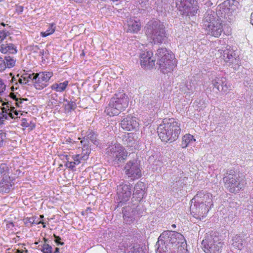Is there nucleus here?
I'll list each match as a JSON object with an SVG mask.
<instances>
[{"label": "nucleus", "mask_w": 253, "mask_h": 253, "mask_svg": "<svg viewBox=\"0 0 253 253\" xmlns=\"http://www.w3.org/2000/svg\"><path fill=\"white\" fill-rule=\"evenodd\" d=\"M3 59V62H4L5 66L8 68H10L15 66L16 60L13 57L9 56H4Z\"/></svg>", "instance_id": "nucleus-36"}, {"label": "nucleus", "mask_w": 253, "mask_h": 253, "mask_svg": "<svg viewBox=\"0 0 253 253\" xmlns=\"http://www.w3.org/2000/svg\"><path fill=\"white\" fill-rule=\"evenodd\" d=\"M82 152L81 155V160L85 161L87 159L88 156L90 152V148H83L82 147Z\"/></svg>", "instance_id": "nucleus-42"}, {"label": "nucleus", "mask_w": 253, "mask_h": 253, "mask_svg": "<svg viewBox=\"0 0 253 253\" xmlns=\"http://www.w3.org/2000/svg\"><path fill=\"white\" fill-rule=\"evenodd\" d=\"M141 169L140 162L136 159L128 161L124 167L126 175L132 180L141 176Z\"/></svg>", "instance_id": "nucleus-12"}, {"label": "nucleus", "mask_w": 253, "mask_h": 253, "mask_svg": "<svg viewBox=\"0 0 253 253\" xmlns=\"http://www.w3.org/2000/svg\"><path fill=\"white\" fill-rule=\"evenodd\" d=\"M250 23L253 26V12L251 13V15Z\"/></svg>", "instance_id": "nucleus-58"}, {"label": "nucleus", "mask_w": 253, "mask_h": 253, "mask_svg": "<svg viewBox=\"0 0 253 253\" xmlns=\"http://www.w3.org/2000/svg\"><path fill=\"white\" fill-rule=\"evenodd\" d=\"M53 76L51 72H42L36 73V82H34V86L37 89H42L47 85V82Z\"/></svg>", "instance_id": "nucleus-16"}, {"label": "nucleus", "mask_w": 253, "mask_h": 253, "mask_svg": "<svg viewBox=\"0 0 253 253\" xmlns=\"http://www.w3.org/2000/svg\"><path fill=\"white\" fill-rule=\"evenodd\" d=\"M7 36V33L5 31H0V42H1Z\"/></svg>", "instance_id": "nucleus-53"}, {"label": "nucleus", "mask_w": 253, "mask_h": 253, "mask_svg": "<svg viewBox=\"0 0 253 253\" xmlns=\"http://www.w3.org/2000/svg\"><path fill=\"white\" fill-rule=\"evenodd\" d=\"M22 126L26 127H30L31 130L33 129L35 127L34 124H32L31 122H30V123L27 122V120L25 119L22 120Z\"/></svg>", "instance_id": "nucleus-46"}, {"label": "nucleus", "mask_w": 253, "mask_h": 253, "mask_svg": "<svg viewBox=\"0 0 253 253\" xmlns=\"http://www.w3.org/2000/svg\"><path fill=\"white\" fill-rule=\"evenodd\" d=\"M14 119V117L11 113V110L4 107L0 111V128H2L3 126L5 125L6 120H9V118Z\"/></svg>", "instance_id": "nucleus-26"}, {"label": "nucleus", "mask_w": 253, "mask_h": 253, "mask_svg": "<svg viewBox=\"0 0 253 253\" xmlns=\"http://www.w3.org/2000/svg\"><path fill=\"white\" fill-rule=\"evenodd\" d=\"M11 97L15 101V102L16 101V99H18V98L16 97V95H15L14 94L12 93L11 94Z\"/></svg>", "instance_id": "nucleus-57"}, {"label": "nucleus", "mask_w": 253, "mask_h": 253, "mask_svg": "<svg viewBox=\"0 0 253 253\" xmlns=\"http://www.w3.org/2000/svg\"><path fill=\"white\" fill-rule=\"evenodd\" d=\"M125 253H143L138 244L126 241L123 243Z\"/></svg>", "instance_id": "nucleus-23"}, {"label": "nucleus", "mask_w": 253, "mask_h": 253, "mask_svg": "<svg viewBox=\"0 0 253 253\" xmlns=\"http://www.w3.org/2000/svg\"><path fill=\"white\" fill-rule=\"evenodd\" d=\"M3 59L2 57H0V71H4L7 67L5 66L4 62H3Z\"/></svg>", "instance_id": "nucleus-47"}, {"label": "nucleus", "mask_w": 253, "mask_h": 253, "mask_svg": "<svg viewBox=\"0 0 253 253\" xmlns=\"http://www.w3.org/2000/svg\"><path fill=\"white\" fill-rule=\"evenodd\" d=\"M10 110H11V113L13 114V113L15 115H18V112L17 110H15V108L14 107H11L10 109H9Z\"/></svg>", "instance_id": "nucleus-56"}, {"label": "nucleus", "mask_w": 253, "mask_h": 253, "mask_svg": "<svg viewBox=\"0 0 253 253\" xmlns=\"http://www.w3.org/2000/svg\"><path fill=\"white\" fill-rule=\"evenodd\" d=\"M39 53H40V55L42 56L44 54V50L43 49L40 50V52H39Z\"/></svg>", "instance_id": "nucleus-59"}, {"label": "nucleus", "mask_w": 253, "mask_h": 253, "mask_svg": "<svg viewBox=\"0 0 253 253\" xmlns=\"http://www.w3.org/2000/svg\"><path fill=\"white\" fill-rule=\"evenodd\" d=\"M30 223L32 224H39L42 223L43 225V227H45V224L44 222L42 220H39L37 219V217L33 216L29 218H27L26 220V223Z\"/></svg>", "instance_id": "nucleus-38"}, {"label": "nucleus", "mask_w": 253, "mask_h": 253, "mask_svg": "<svg viewBox=\"0 0 253 253\" xmlns=\"http://www.w3.org/2000/svg\"><path fill=\"white\" fill-rule=\"evenodd\" d=\"M127 32L135 33L140 30L141 25L139 21L130 19L127 21Z\"/></svg>", "instance_id": "nucleus-27"}, {"label": "nucleus", "mask_w": 253, "mask_h": 253, "mask_svg": "<svg viewBox=\"0 0 253 253\" xmlns=\"http://www.w3.org/2000/svg\"><path fill=\"white\" fill-rule=\"evenodd\" d=\"M186 245H179L177 247V252H175V251L172 250L171 251V253H187V250L185 249V246Z\"/></svg>", "instance_id": "nucleus-45"}, {"label": "nucleus", "mask_w": 253, "mask_h": 253, "mask_svg": "<svg viewBox=\"0 0 253 253\" xmlns=\"http://www.w3.org/2000/svg\"><path fill=\"white\" fill-rule=\"evenodd\" d=\"M131 186L129 183L122 182L117 186V193L120 203L127 202L131 195Z\"/></svg>", "instance_id": "nucleus-15"}, {"label": "nucleus", "mask_w": 253, "mask_h": 253, "mask_svg": "<svg viewBox=\"0 0 253 253\" xmlns=\"http://www.w3.org/2000/svg\"><path fill=\"white\" fill-rule=\"evenodd\" d=\"M143 103L145 104L146 105H148L149 102L147 103L146 100H144Z\"/></svg>", "instance_id": "nucleus-63"}, {"label": "nucleus", "mask_w": 253, "mask_h": 253, "mask_svg": "<svg viewBox=\"0 0 253 253\" xmlns=\"http://www.w3.org/2000/svg\"><path fill=\"white\" fill-rule=\"evenodd\" d=\"M145 34L151 43H162L166 37L164 24L158 20L149 21L146 26Z\"/></svg>", "instance_id": "nucleus-3"}, {"label": "nucleus", "mask_w": 253, "mask_h": 253, "mask_svg": "<svg viewBox=\"0 0 253 253\" xmlns=\"http://www.w3.org/2000/svg\"><path fill=\"white\" fill-rule=\"evenodd\" d=\"M180 124L173 118L165 119L158 127L160 138L164 142L176 140L181 132Z\"/></svg>", "instance_id": "nucleus-1"}, {"label": "nucleus", "mask_w": 253, "mask_h": 253, "mask_svg": "<svg viewBox=\"0 0 253 253\" xmlns=\"http://www.w3.org/2000/svg\"><path fill=\"white\" fill-rule=\"evenodd\" d=\"M156 253H171V251L173 250V248H171L169 245H168L167 243L163 239L158 238V240L156 244Z\"/></svg>", "instance_id": "nucleus-24"}, {"label": "nucleus", "mask_w": 253, "mask_h": 253, "mask_svg": "<svg viewBox=\"0 0 253 253\" xmlns=\"http://www.w3.org/2000/svg\"><path fill=\"white\" fill-rule=\"evenodd\" d=\"M160 239H163L171 247L174 249V247L179 245H186V240L184 236L178 232L167 231L162 233L160 236Z\"/></svg>", "instance_id": "nucleus-10"}, {"label": "nucleus", "mask_w": 253, "mask_h": 253, "mask_svg": "<svg viewBox=\"0 0 253 253\" xmlns=\"http://www.w3.org/2000/svg\"><path fill=\"white\" fill-rule=\"evenodd\" d=\"M124 145L127 147H134L136 143L135 134L133 133H127L122 135L121 137Z\"/></svg>", "instance_id": "nucleus-25"}, {"label": "nucleus", "mask_w": 253, "mask_h": 253, "mask_svg": "<svg viewBox=\"0 0 253 253\" xmlns=\"http://www.w3.org/2000/svg\"><path fill=\"white\" fill-rule=\"evenodd\" d=\"M245 240H243L241 236L239 235H236L233 237L232 245L235 247V248L239 250H241L242 247H243V242Z\"/></svg>", "instance_id": "nucleus-30"}, {"label": "nucleus", "mask_w": 253, "mask_h": 253, "mask_svg": "<svg viewBox=\"0 0 253 253\" xmlns=\"http://www.w3.org/2000/svg\"><path fill=\"white\" fill-rule=\"evenodd\" d=\"M141 0V4H144V5L145 6H146V5H149L150 4H151L152 3V2L154 0Z\"/></svg>", "instance_id": "nucleus-54"}, {"label": "nucleus", "mask_w": 253, "mask_h": 253, "mask_svg": "<svg viewBox=\"0 0 253 253\" xmlns=\"http://www.w3.org/2000/svg\"><path fill=\"white\" fill-rule=\"evenodd\" d=\"M28 99L27 98H18V99H16V101L15 102V104L18 107H21V104L23 103L24 101H27Z\"/></svg>", "instance_id": "nucleus-48"}, {"label": "nucleus", "mask_w": 253, "mask_h": 253, "mask_svg": "<svg viewBox=\"0 0 253 253\" xmlns=\"http://www.w3.org/2000/svg\"><path fill=\"white\" fill-rule=\"evenodd\" d=\"M223 182L225 188L233 193L239 192L244 188L246 184L245 180L233 169L227 170L224 174Z\"/></svg>", "instance_id": "nucleus-4"}, {"label": "nucleus", "mask_w": 253, "mask_h": 253, "mask_svg": "<svg viewBox=\"0 0 253 253\" xmlns=\"http://www.w3.org/2000/svg\"><path fill=\"white\" fill-rule=\"evenodd\" d=\"M153 53L149 51L143 52L139 55L140 64L142 68L150 69L155 65V59L152 58Z\"/></svg>", "instance_id": "nucleus-17"}, {"label": "nucleus", "mask_w": 253, "mask_h": 253, "mask_svg": "<svg viewBox=\"0 0 253 253\" xmlns=\"http://www.w3.org/2000/svg\"><path fill=\"white\" fill-rule=\"evenodd\" d=\"M11 167L5 163L0 164V176L1 178L3 177L10 176V170Z\"/></svg>", "instance_id": "nucleus-32"}, {"label": "nucleus", "mask_w": 253, "mask_h": 253, "mask_svg": "<svg viewBox=\"0 0 253 253\" xmlns=\"http://www.w3.org/2000/svg\"><path fill=\"white\" fill-rule=\"evenodd\" d=\"M171 227L173 228H175L176 227V225L173 224L171 225Z\"/></svg>", "instance_id": "nucleus-64"}, {"label": "nucleus", "mask_w": 253, "mask_h": 253, "mask_svg": "<svg viewBox=\"0 0 253 253\" xmlns=\"http://www.w3.org/2000/svg\"><path fill=\"white\" fill-rule=\"evenodd\" d=\"M55 24L52 23L49 25L48 29L45 32L41 33V35L43 37H46L55 31Z\"/></svg>", "instance_id": "nucleus-39"}, {"label": "nucleus", "mask_w": 253, "mask_h": 253, "mask_svg": "<svg viewBox=\"0 0 253 253\" xmlns=\"http://www.w3.org/2000/svg\"><path fill=\"white\" fill-rule=\"evenodd\" d=\"M195 86L193 83L191 82H189V84H186L184 86L180 87V90L181 91L184 92V93H190L193 92L194 90Z\"/></svg>", "instance_id": "nucleus-35"}, {"label": "nucleus", "mask_w": 253, "mask_h": 253, "mask_svg": "<svg viewBox=\"0 0 253 253\" xmlns=\"http://www.w3.org/2000/svg\"><path fill=\"white\" fill-rule=\"evenodd\" d=\"M22 81H23V80H22V79H19L18 80V82H19V83L20 84H23V83Z\"/></svg>", "instance_id": "nucleus-62"}, {"label": "nucleus", "mask_w": 253, "mask_h": 253, "mask_svg": "<svg viewBox=\"0 0 253 253\" xmlns=\"http://www.w3.org/2000/svg\"><path fill=\"white\" fill-rule=\"evenodd\" d=\"M239 3L235 0H227L218 6L214 16L218 18L231 19L230 16L237 12Z\"/></svg>", "instance_id": "nucleus-7"}, {"label": "nucleus", "mask_w": 253, "mask_h": 253, "mask_svg": "<svg viewBox=\"0 0 253 253\" xmlns=\"http://www.w3.org/2000/svg\"><path fill=\"white\" fill-rule=\"evenodd\" d=\"M197 2L194 0H176V4L181 15L194 16L198 10Z\"/></svg>", "instance_id": "nucleus-11"}, {"label": "nucleus", "mask_w": 253, "mask_h": 253, "mask_svg": "<svg viewBox=\"0 0 253 253\" xmlns=\"http://www.w3.org/2000/svg\"><path fill=\"white\" fill-rule=\"evenodd\" d=\"M6 140V134L2 130H0V147H3Z\"/></svg>", "instance_id": "nucleus-44"}, {"label": "nucleus", "mask_w": 253, "mask_h": 253, "mask_svg": "<svg viewBox=\"0 0 253 253\" xmlns=\"http://www.w3.org/2000/svg\"><path fill=\"white\" fill-rule=\"evenodd\" d=\"M0 181V193H7L13 189L14 178L11 176L3 177Z\"/></svg>", "instance_id": "nucleus-19"}, {"label": "nucleus", "mask_w": 253, "mask_h": 253, "mask_svg": "<svg viewBox=\"0 0 253 253\" xmlns=\"http://www.w3.org/2000/svg\"><path fill=\"white\" fill-rule=\"evenodd\" d=\"M211 84L212 86L219 91L226 92L230 89V86L227 85L226 79L223 77L215 78L212 80Z\"/></svg>", "instance_id": "nucleus-22"}, {"label": "nucleus", "mask_w": 253, "mask_h": 253, "mask_svg": "<svg viewBox=\"0 0 253 253\" xmlns=\"http://www.w3.org/2000/svg\"><path fill=\"white\" fill-rule=\"evenodd\" d=\"M195 141L192 135L186 134L182 137L181 146L182 148H185L189 145H192Z\"/></svg>", "instance_id": "nucleus-28"}, {"label": "nucleus", "mask_w": 253, "mask_h": 253, "mask_svg": "<svg viewBox=\"0 0 253 253\" xmlns=\"http://www.w3.org/2000/svg\"><path fill=\"white\" fill-rule=\"evenodd\" d=\"M202 249L206 253H220L221 252L223 243L218 236L207 235L202 242Z\"/></svg>", "instance_id": "nucleus-8"}, {"label": "nucleus", "mask_w": 253, "mask_h": 253, "mask_svg": "<svg viewBox=\"0 0 253 253\" xmlns=\"http://www.w3.org/2000/svg\"><path fill=\"white\" fill-rule=\"evenodd\" d=\"M129 98L124 92L116 93L110 99L105 112L110 116L118 115L128 106Z\"/></svg>", "instance_id": "nucleus-2"}, {"label": "nucleus", "mask_w": 253, "mask_h": 253, "mask_svg": "<svg viewBox=\"0 0 253 253\" xmlns=\"http://www.w3.org/2000/svg\"><path fill=\"white\" fill-rule=\"evenodd\" d=\"M23 11V6L16 5L15 12L18 14H21Z\"/></svg>", "instance_id": "nucleus-52"}, {"label": "nucleus", "mask_w": 253, "mask_h": 253, "mask_svg": "<svg viewBox=\"0 0 253 253\" xmlns=\"http://www.w3.org/2000/svg\"><path fill=\"white\" fill-rule=\"evenodd\" d=\"M6 85L3 83L2 80L0 78V94L3 93L5 90Z\"/></svg>", "instance_id": "nucleus-50"}, {"label": "nucleus", "mask_w": 253, "mask_h": 253, "mask_svg": "<svg viewBox=\"0 0 253 253\" xmlns=\"http://www.w3.org/2000/svg\"><path fill=\"white\" fill-rule=\"evenodd\" d=\"M205 26L208 34L214 37H219L223 32L222 20L215 17L214 13L205 17Z\"/></svg>", "instance_id": "nucleus-6"}, {"label": "nucleus", "mask_w": 253, "mask_h": 253, "mask_svg": "<svg viewBox=\"0 0 253 253\" xmlns=\"http://www.w3.org/2000/svg\"><path fill=\"white\" fill-rule=\"evenodd\" d=\"M44 244L42 246V253H52V248L48 244V240L43 238Z\"/></svg>", "instance_id": "nucleus-37"}, {"label": "nucleus", "mask_w": 253, "mask_h": 253, "mask_svg": "<svg viewBox=\"0 0 253 253\" xmlns=\"http://www.w3.org/2000/svg\"><path fill=\"white\" fill-rule=\"evenodd\" d=\"M59 248H56L55 249V251L53 252V253H59Z\"/></svg>", "instance_id": "nucleus-61"}, {"label": "nucleus", "mask_w": 253, "mask_h": 253, "mask_svg": "<svg viewBox=\"0 0 253 253\" xmlns=\"http://www.w3.org/2000/svg\"><path fill=\"white\" fill-rule=\"evenodd\" d=\"M81 155H76L73 157L74 161L69 162L68 161L66 164V166L69 168L73 169L76 165H78L81 163Z\"/></svg>", "instance_id": "nucleus-33"}, {"label": "nucleus", "mask_w": 253, "mask_h": 253, "mask_svg": "<svg viewBox=\"0 0 253 253\" xmlns=\"http://www.w3.org/2000/svg\"><path fill=\"white\" fill-rule=\"evenodd\" d=\"M14 225L13 222H9L6 224V227L8 229H12L14 227Z\"/></svg>", "instance_id": "nucleus-55"}, {"label": "nucleus", "mask_w": 253, "mask_h": 253, "mask_svg": "<svg viewBox=\"0 0 253 253\" xmlns=\"http://www.w3.org/2000/svg\"><path fill=\"white\" fill-rule=\"evenodd\" d=\"M123 212H124L123 217L125 220L127 224H130L131 222L134 220V218L131 214H128L126 213V210H123Z\"/></svg>", "instance_id": "nucleus-43"}, {"label": "nucleus", "mask_w": 253, "mask_h": 253, "mask_svg": "<svg viewBox=\"0 0 253 253\" xmlns=\"http://www.w3.org/2000/svg\"><path fill=\"white\" fill-rule=\"evenodd\" d=\"M106 154L108 160L114 165L124 163L127 157V152L120 144L108 147L106 149Z\"/></svg>", "instance_id": "nucleus-9"}, {"label": "nucleus", "mask_w": 253, "mask_h": 253, "mask_svg": "<svg viewBox=\"0 0 253 253\" xmlns=\"http://www.w3.org/2000/svg\"><path fill=\"white\" fill-rule=\"evenodd\" d=\"M68 84V81H65L63 83H55L51 85V88L57 92H63L66 89Z\"/></svg>", "instance_id": "nucleus-31"}, {"label": "nucleus", "mask_w": 253, "mask_h": 253, "mask_svg": "<svg viewBox=\"0 0 253 253\" xmlns=\"http://www.w3.org/2000/svg\"><path fill=\"white\" fill-rule=\"evenodd\" d=\"M86 138L88 139V140L90 141L95 145H98V141L96 138V135L94 132H88L86 135Z\"/></svg>", "instance_id": "nucleus-41"}, {"label": "nucleus", "mask_w": 253, "mask_h": 253, "mask_svg": "<svg viewBox=\"0 0 253 253\" xmlns=\"http://www.w3.org/2000/svg\"><path fill=\"white\" fill-rule=\"evenodd\" d=\"M192 202L196 201L198 203H203L209 209L212 206V195L210 193H205L203 191L198 192L196 195L191 200Z\"/></svg>", "instance_id": "nucleus-18"}, {"label": "nucleus", "mask_w": 253, "mask_h": 253, "mask_svg": "<svg viewBox=\"0 0 253 253\" xmlns=\"http://www.w3.org/2000/svg\"><path fill=\"white\" fill-rule=\"evenodd\" d=\"M191 202H192L191 201ZM191 213L193 216L200 220L204 219L209 211V209L203 203H198L196 201L191 202L190 207Z\"/></svg>", "instance_id": "nucleus-14"}, {"label": "nucleus", "mask_w": 253, "mask_h": 253, "mask_svg": "<svg viewBox=\"0 0 253 253\" xmlns=\"http://www.w3.org/2000/svg\"><path fill=\"white\" fill-rule=\"evenodd\" d=\"M217 54L219 55L220 57L224 60V62L228 66L237 70L240 66V60L239 58L236 56V54L233 49L226 48L223 50L219 49Z\"/></svg>", "instance_id": "nucleus-13"}, {"label": "nucleus", "mask_w": 253, "mask_h": 253, "mask_svg": "<svg viewBox=\"0 0 253 253\" xmlns=\"http://www.w3.org/2000/svg\"><path fill=\"white\" fill-rule=\"evenodd\" d=\"M146 185L141 181H138L134 187L133 198L137 202H140L146 193Z\"/></svg>", "instance_id": "nucleus-21"}, {"label": "nucleus", "mask_w": 253, "mask_h": 253, "mask_svg": "<svg viewBox=\"0 0 253 253\" xmlns=\"http://www.w3.org/2000/svg\"><path fill=\"white\" fill-rule=\"evenodd\" d=\"M139 124L135 117L127 116L124 118L121 123L122 128L126 131H131L138 126Z\"/></svg>", "instance_id": "nucleus-20"}, {"label": "nucleus", "mask_w": 253, "mask_h": 253, "mask_svg": "<svg viewBox=\"0 0 253 253\" xmlns=\"http://www.w3.org/2000/svg\"><path fill=\"white\" fill-rule=\"evenodd\" d=\"M54 236L55 237L54 241L58 245H63L64 244V242H61L60 241L61 239L59 236H57L55 234L54 235Z\"/></svg>", "instance_id": "nucleus-49"}, {"label": "nucleus", "mask_w": 253, "mask_h": 253, "mask_svg": "<svg viewBox=\"0 0 253 253\" xmlns=\"http://www.w3.org/2000/svg\"><path fill=\"white\" fill-rule=\"evenodd\" d=\"M33 49H34V50H34V51H35V52H38V50H39V49H40V48H39V46H38V45H36V46L34 47Z\"/></svg>", "instance_id": "nucleus-60"}, {"label": "nucleus", "mask_w": 253, "mask_h": 253, "mask_svg": "<svg viewBox=\"0 0 253 253\" xmlns=\"http://www.w3.org/2000/svg\"><path fill=\"white\" fill-rule=\"evenodd\" d=\"M64 101L67 102V103L65 104V109L67 112H71L76 108L77 105L75 101L72 100L69 101L66 99H64Z\"/></svg>", "instance_id": "nucleus-34"}, {"label": "nucleus", "mask_w": 253, "mask_h": 253, "mask_svg": "<svg viewBox=\"0 0 253 253\" xmlns=\"http://www.w3.org/2000/svg\"><path fill=\"white\" fill-rule=\"evenodd\" d=\"M0 51L1 52L4 54L7 52L15 54L17 52V50L14 45L12 43L2 44L0 47Z\"/></svg>", "instance_id": "nucleus-29"}, {"label": "nucleus", "mask_w": 253, "mask_h": 253, "mask_svg": "<svg viewBox=\"0 0 253 253\" xmlns=\"http://www.w3.org/2000/svg\"><path fill=\"white\" fill-rule=\"evenodd\" d=\"M89 140L86 138V139H84V140H82L81 142L83 145V148H89L88 145Z\"/></svg>", "instance_id": "nucleus-51"}, {"label": "nucleus", "mask_w": 253, "mask_h": 253, "mask_svg": "<svg viewBox=\"0 0 253 253\" xmlns=\"http://www.w3.org/2000/svg\"><path fill=\"white\" fill-rule=\"evenodd\" d=\"M36 73L28 74L26 73L23 74L21 77L25 81L28 82L30 80H32L33 83L36 82Z\"/></svg>", "instance_id": "nucleus-40"}, {"label": "nucleus", "mask_w": 253, "mask_h": 253, "mask_svg": "<svg viewBox=\"0 0 253 253\" xmlns=\"http://www.w3.org/2000/svg\"><path fill=\"white\" fill-rule=\"evenodd\" d=\"M158 58L157 63L159 65L161 71L167 74L172 71L176 66L175 60L173 54L166 48H160L156 53Z\"/></svg>", "instance_id": "nucleus-5"}]
</instances>
